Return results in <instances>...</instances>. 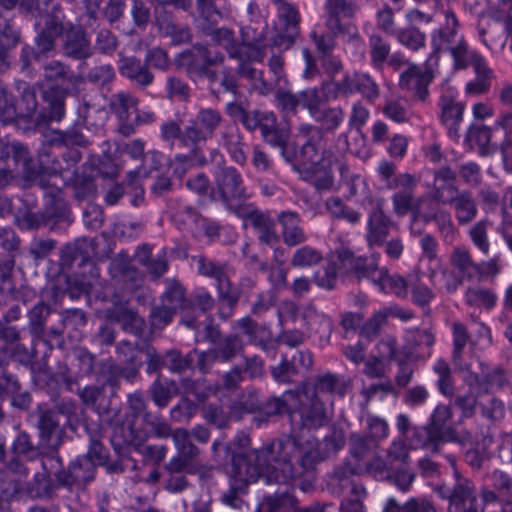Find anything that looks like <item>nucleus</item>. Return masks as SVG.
<instances>
[{
    "instance_id": "nucleus-8",
    "label": "nucleus",
    "mask_w": 512,
    "mask_h": 512,
    "mask_svg": "<svg viewBox=\"0 0 512 512\" xmlns=\"http://www.w3.org/2000/svg\"><path fill=\"white\" fill-rule=\"evenodd\" d=\"M455 483L450 489L439 485L435 491L442 499L448 500V512H480L476 486L472 480L454 469Z\"/></svg>"
},
{
    "instance_id": "nucleus-48",
    "label": "nucleus",
    "mask_w": 512,
    "mask_h": 512,
    "mask_svg": "<svg viewBox=\"0 0 512 512\" xmlns=\"http://www.w3.org/2000/svg\"><path fill=\"white\" fill-rule=\"evenodd\" d=\"M433 371L438 376L436 382L438 391L446 397H452L455 392V387L448 362L443 358H439L433 366Z\"/></svg>"
},
{
    "instance_id": "nucleus-2",
    "label": "nucleus",
    "mask_w": 512,
    "mask_h": 512,
    "mask_svg": "<svg viewBox=\"0 0 512 512\" xmlns=\"http://www.w3.org/2000/svg\"><path fill=\"white\" fill-rule=\"evenodd\" d=\"M298 138L303 140L295 154L294 170L299 177L312 184L318 191H327L334 185L332 166L337 158L327 147L319 128L304 124L299 127Z\"/></svg>"
},
{
    "instance_id": "nucleus-58",
    "label": "nucleus",
    "mask_w": 512,
    "mask_h": 512,
    "mask_svg": "<svg viewBox=\"0 0 512 512\" xmlns=\"http://www.w3.org/2000/svg\"><path fill=\"white\" fill-rule=\"evenodd\" d=\"M2 156L5 155L6 159L9 160L12 167L22 165L23 169H27L29 166V153L27 148L21 143L14 142L6 144L1 148Z\"/></svg>"
},
{
    "instance_id": "nucleus-3",
    "label": "nucleus",
    "mask_w": 512,
    "mask_h": 512,
    "mask_svg": "<svg viewBox=\"0 0 512 512\" xmlns=\"http://www.w3.org/2000/svg\"><path fill=\"white\" fill-rule=\"evenodd\" d=\"M212 41L228 53L229 58L238 61L237 74L249 80H259L266 86L262 72L251 66V62H262L266 55V46L262 33L251 26L241 29V43H238L234 31L221 27L209 33Z\"/></svg>"
},
{
    "instance_id": "nucleus-45",
    "label": "nucleus",
    "mask_w": 512,
    "mask_h": 512,
    "mask_svg": "<svg viewBox=\"0 0 512 512\" xmlns=\"http://www.w3.org/2000/svg\"><path fill=\"white\" fill-rule=\"evenodd\" d=\"M297 503L298 500L292 493L283 491L265 496L259 506L261 509L264 508L266 512H281L296 508Z\"/></svg>"
},
{
    "instance_id": "nucleus-22",
    "label": "nucleus",
    "mask_w": 512,
    "mask_h": 512,
    "mask_svg": "<svg viewBox=\"0 0 512 512\" xmlns=\"http://www.w3.org/2000/svg\"><path fill=\"white\" fill-rule=\"evenodd\" d=\"M206 337L211 342V350L218 362H229L243 350V342L238 334L222 336L212 325L206 327Z\"/></svg>"
},
{
    "instance_id": "nucleus-13",
    "label": "nucleus",
    "mask_w": 512,
    "mask_h": 512,
    "mask_svg": "<svg viewBox=\"0 0 512 512\" xmlns=\"http://www.w3.org/2000/svg\"><path fill=\"white\" fill-rule=\"evenodd\" d=\"M237 214L244 218L246 225L249 224L254 229L260 244L273 247L279 243L275 221L268 212L261 211L249 204L239 207Z\"/></svg>"
},
{
    "instance_id": "nucleus-38",
    "label": "nucleus",
    "mask_w": 512,
    "mask_h": 512,
    "mask_svg": "<svg viewBox=\"0 0 512 512\" xmlns=\"http://www.w3.org/2000/svg\"><path fill=\"white\" fill-rule=\"evenodd\" d=\"M222 145L227 149L234 162L240 165L246 163L245 143L236 126H229L222 134Z\"/></svg>"
},
{
    "instance_id": "nucleus-6",
    "label": "nucleus",
    "mask_w": 512,
    "mask_h": 512,
    "mask_svg": "<svg viewBox=\"0 0 512 512\" xmlns=\"http://www.w3.org/2000/svg\"><path fill=\"white\" fill-rule=\"evenodd\" d=\"M473 322L476 325L475 339L470 337L468 329L463 323L455 321L451 325L453 346L451 360L454 367L461 372L471 370V364L464 358V349L468 343L471 346H477L481 343H483L484 346H489L492 343L490 328L476 319H473Z\"/></svg>"
},
{
    "instance_id": "nucleus-16",
    "label": "nucleus",
    "mask_w": 512,
    "mask_h": 512,
    "mask_svg": "<svg viewBox=\"0 0 512 512\" xmlns=\"http://www.w3.org/2000/svg\"><path fill=\"white\" fill-rule=\"evenodd\" d=\"M323 9L327 29L334 35H339L350 29V25H346L344 20L353 18L359 6L352 0H325Z\"/></svg>"
},
{
    "instance_id": "nucleus-21",
    "label": "nucleus",
    "mask_w": 512,
    "mask_h": 512,
    "mask_svg": "<svg viewBox=\"0 0 512 512\" xmlns=\"http://www.w3.org/2000/svg\"><path fill=\"white\" fill-rule=\"evenodd\" d=\"M432 198L435 201L450 204L455 211L459 224L471 222L477 215L478 209L475 199L469 191H457L449 198L443 196L442 187H435Z\"/></svg>"
},
{
    "instance_id": "nucleus-31",
    "label": "nucleus",
    "mask_w": 512,
    "mask_h": 512,
    "mask_svg": "<svg viewBox=\"0 0 512 512\" xmlns=\"http://www.w3.org/2000/svg\"><path fill=\"white\" fill-rule=\"evenodd\" d=\"M382 512H437V509L427 496L410 497L403 504L390 497L384 503Z\"/></svg>"
},
{
    "instance_id": "nucleus-12",
    "label": "nucleus",
    "mask_w": 512,
    "mask_h": 512,
    "mask_svg": "<svg viewBox=\"0 0 512 512\" xmlns=\"http://www.w3.org/2000/svg\"><path fill=\"white\" fill-rule=\"evenodd\" d=\"M222 122L223 117L219 110L211 107L200 108L195 120L185 127L181 138L182 144L197 146L199 143L213 138Z\"/></svg>"
},
{
    "instance_id": "nucleus-46",
    "label": "nucleus",
    "mask_w": 512,
    "mask_h": 512,
    "mask_svg": "<svg viewBox=\"0 0 512 512\" xmlns=\"http://www.w3.org/2000/svg\"><path fill=\"white\" fill-rule=\"evenodd\" d=\"M322 260L323 254L320 250L309 245H302L293 252L290 265L294 268L305 269L318 265Z\"/></svg>"
},
{
    "instance_id": "nucleus-54",
    "label": "nucleus",
    "mask_w": 512,
    "mask_h": 512,
    "mask_svg": "<svg viewBox=\"0 0 512 512\" xmlns=\"http://www.w3.org/2000/svg\"><path fill=\"white\" fill-rule=\"evenodd\" d=\"M104 316L110 323H119L123 329L128 326V301L115 296L111 305L104 310Z\"/></svg>"
},
{
    "instance_id": "nucleus-30",
    "label": "nucleus",
    "mask_w": 512,
    "mask_h": 512,
    "mask_svg": "<svg viewBox=\"0 0 512 512\" xmlns=\"http://www.w3.org/2000/svg\"><path fill=\"white\" fill-rule=\"evenodd\" d=\"M449 262L456 273L463 280H471L480 271L479 264L475 263L470 251L464 246H456L449 255Z\"/></svg>"
},
{
    "instance_id": "nucleus-25",
    "label": "nucleus",
    "mask_w": 512,
    "mask_h": 512,
    "mask_svg": "<svg viewBox=\"0 0 512 512\" xmlns=\"http://www.w3.org/2000/svg\"><path fill=\"white\" fill-rule=\"evenodd\" d=\"M277 221L281 227L282 241L286 246H300L308 240V235L302 227L301 216L296 211H281L277 215Z\"/></svg>"
},
{
    "instance_id": "nucleus-27",
    "label": "nucleus",
    "mask_w": 512,
    "mask_h": 512,
    "mask_svg": "<svg viewBox=\"0 0 512 512\" xmlns=\"http://www.w3.org/2000/svg\"><path fill=\"white\" fill-rule=\"evenodd\" d=\"M340 258L348 261L351 273L358 280L369 279L374 285L381 280L382 268H378L374 258L355 257L349 252H343Z\"/></svg>"
},
{
    "instance_id": "nucleus-57",
    "label": "nucleus",
    "mask_w": 512,
    "mask_h": 512,
    "mask_svg": "<svg viewBox=\"0 0 512 512\" xmlns=\"http://www.w3.org/2000/svg\"><path fill=\"white\" fill-rule=\"evenodd\" d=\"M371 63L374 67H381L390 54V45L380 35L373 34L369 38Z\"/></svg>"
},
{
    "instance_id": "nucleus-19",
    "label": "nucleus",
    "mask_w": 512,
    "mask_h": 512,
    "mask_svg": "<svg viewBox=\"0 0 512 512\" xmlns=\"http://www.w3.org/2000/svg\"><path fill=\"white\" fill-rule=\"evenodd\" d=\"M403 64L406 69L399 77L400 88L412 93L418 100L425 101L429 95L428 86L434 77L432 71L428 68L423 70L408 61H404Z\"/></svg>"
},
{
    "instance_id": "nucleus-24",
    "label": "nucleus",
    "mask_w": 512,
    "mask_h": 512,
    "mask_svg": "<svg viewBox=\"0 0 512 512\" xmlns=\"http://www.w3.org/2000/svg\"><path fill=\"white\" fill-rule=\"evenodd\" d=\"M444 17L445 22L441 24L440 28L431 33L433 52L426 60V63H428L436 53L449 50L462 38V36L458 34L459 22L454 12L448 9L444 11Z\"/></svg>"
},
{
    "instance_id": "nucleus-4",
    "label": "nucleus",
    "mask_w": 512,
    "mask_h": 512,
    "mask_svg": "<svg viewBox=\"0 0 512 512\" xmlns=\"http://www.w3.org/2000/svg\"><path fill=\"white\" fill-rule=\"evenodd\" d=\"M198 275L213 279L216 283L217 299L220 302L218 316L227 320L234 314L240 299V290L233 287L230 279V265L227 262H216L205 255H194Z\"/></svg>"
},
{
    "instance_id": "nucleus-39",
    "label": "nucleus",
    "mask_w": 512,
    "mask_h": 512,
    "mask_svg": "<svg viewBox=\"0 0 512 512\" xmlns=\"http://www.w3.org/2000/svg\"><path fill=\"white\" fill-rule=\"evenodd\" d=\"M425 221L435 223L437 231L445 244H453L459 235L451 214L447 210L439 209L432 215L426 216Z\"/></svg>"
},
{
    "instance_id": "nucleus-18",
    "label": "nucleus",
    "mask_w": 512,
    "mask_h": 512,
    "mask_svg": "<svg viewBox=\"0 0 512 512\" xmlns=\"http://www.w3.org/2000/svg\"><path fill=\"white\" fill-rule=\"evenodd\" d=\"M451 418L452 411L449 406L444 404L436 406L431 414L430 422L425 428L427 440L424 442V446L433 445L432 451L438 452L439 443L453 439L454 432L448 425Z\"/></svg>"
},
{
    "instance_id": "nucleus-53",
    "label": "nucleus",
    "mask_w": 512,
    "mask_h": 512,
    "mask_svg": "<svg viewBox=\"0 0 512 512\" xmlns=\"http://www.w3.org/2000/svg\"><path fill=\"white\" fill-rule=\"evenodd\" d=\"M89 434V448L88 452L82 458H89L93 464L96 466L104 465L107 460V453L102 444V433L96 429L91 431L90 428H87Z\"/></svg>"
},
{
    "instance_id": "nucleus-34",
    "label": "nucleus",
    "mask_w": 512,
    "mask_h": 512,
    "mask_svg": "<svg viewBox=\"0 0 512 512\" xmlns=\"http://www.w3.org/2000/svg\"><path fill=\"white\" fill-rule=\"evenodd\" d=\"M35 415L37 416V428L39 430L40 439L50 444L52 435L59 430L60 427L57 412L45 404H40L37 406Z\"/></svg>"
},
{
    "instance_id": "nucleus-43",
    "label": "nucleus",
    "mask_w": 512,
    "mask_h": 512,
    "mask_svg": "<svg viewBox=\"0 0 512 512\" xmlns=\"http://www.w3.org/2000/svg\"><path fill=\"white\" fill-rule=\"evenodd\" d=\"M344 116V110L340 106L323 104L311 118L320 123L326 131H335L344 121Z\"/></svg>"
},
{
    "instance_id": "nucleus-56",
    "label": "nucleus",
    "mask_w": 512,
    "mask_h": 512,
    "mask_svg": "<svg viewBox=\"0 0 512 512\" xmlns=\"http://www.w3.org/2000/svg\"><path fill=\"white\" fill-rule=\"evenodd\" d=\"M404 337L410 349L422 346L430 348L435 343V333L431 329L410 328L405 331Z\"/></svg>"
},
{
    "instance_id": "nucleus-29",
    "label": "nucleus",
    "mask_w": 512,
    "mask_h": 512,
    "mask_svg": "<svg viewBox=\"0 0 512 512\" xmlns=\"http://www.w3.org/2000/svg\"><path fill=\"white\" fill-rule=\"evenodd\" d=\"M260 131L263 140L267 144L281 149L284 154L289 141L290 131L289 129L278 125L277 117L273 112L269 111V113L263 118Z\"/></svg>"
},
{
    "instance_id": "nucleus-14",
    "label": "nucleus",
    "mask_w": 512,
    "mask_h": 512,
    "mask_svg": "<svg viewBox=\"0 0 512 512\" xmlns=\"http://www.w3.org/2000/svg\"><path fill=\"white\" fill-rule=\"evenodd\" d=\"M480 373L469 372L465 378L466 384L471 390L477 391V395L489 394L502 390L509 385L506 371L500 366H489L480 362Z\"/></svg>"
},
{
    "instance_id": "nucleus-60",
    "label": "nucleus",
    "mask_w": 512,
    "mask_h": 512,
    "mask_svg": "<svg viewBox=\"0 0 512 512\" xmlns=\"http://www.w3.org/2000/svg\"><path fill=\"white\" fill-rule=\"evenodd\" d=\"M387 315L384 309H380L372 314V316L360 327V335L372 341L387 323Z\"/></svg>"
},
{
    "instance_id": "nucleus-47",
    "label": "nucleus",
    "mask_w": 512,
    "mask_h": 512,
    "mask_svg": "<svg viewBox=\"0 0 512 512\" xmlns=\"http://www.w3.org/2000/svg\"><path fill=\"white\" fill-rule=\"evenodd\" d=\"M325 206L333 218L346 220L350 224H357L361 220V213L347 206L339 197L328 198Z\"/></svg>"
},
{
    "instance_id": "nucleus-61",
    "label": "nucleus",
    "mask_w": 512,
    "mask_h": 512,
    "mask_svg": "<svg viewBox=\"0 0 512 512\" xmlns=\"http://www.w3.org/2000/svg\"><path fill=\"white\" fill-rule=\"evenodd\" d=\"M83 243L75 242L71 244H67L61 251V265L63 266H71L75 262H78L79 265H82L89 261L88 253L83 250Z\"/></svg>"
},
{
    "instance_id": "nucleus-49",
    "label": "nucleus",
    "mask_w": 512,
    "mask_h": 512,
    "mask_svg": "<svg viewBox=\"0 0 512 512\" xmlns=\"http://www.w3.org/2000/svg\"><path fill=\"white\" fill-rule=\"evenodd\" d=\"M44 78L51 82H60L61 84H74L76 76L72 70L60 61H50L43 65Z\"/></svg>"
},
{
    "instance_id": "nucleus-64",
    "label": "nucleus",
    "mask_w": 512,
    "mask_h": 512,
    "mask_svg": "<svg viewBox=\"0 0 512 512\" xmlns=\"http://www.w3.org/2000/svg\"><path fill=\"white\" fill-rule=\"evenodd\" d=\"M393 471V464L381 456L373 457L366 465V472L376 480H388Z\"/></svg>"
},
{
    "instance_id": "nucleus-36",
    "label": "nucleus",
    "mask_w": 512,
    "mask_h": 512,
    "mask_svg": "<svg viewBox=\"0 0 512 512\" xmlns=\"http://www.w3.org/2000/svg\"><path fill=\"white\" fill-rule=\"evenodd\" d=\"M329 82L330 81H325L320 87H308L298 92L300 107L306 109L310 116L317 112L325 102L336 100V98L327 96L326 85Z\"/></svg>"
},
{
    "instance_id": "nucleus-41",
    "label": "nucleus",
    "mask_w": 512,
    "mask_h": 512,
    "mask_svg": "<svg viewBox=\"0 0 512 512\" xmlns=\"http://www.w3.org/2000/svg\"><path fill=\"white\" fill-rule=\"evenodd\" d=\"M299 402L296 390H288L281 397H272L264 405V411L268 416L288 414L293 415L296 404Z\"/></svg>"
},
{
    "instance_id": "nucleus-7",
    "label": "nucleus",
    "mask_w": 512,
    "mask_h": 512,
    "mask_svg": "<svg viewBox=\"0 0 512 512\" xmlns=\"http://www.w3.org/2000/svg\"><path fill=\"white\" fill-rule=\"evenodd\" d=\"M326 87L330 98L360 94L367 102L374 103L380 96L379 85L366 72H347L340 80L330 81Z\"/></svg>"
},
{
    "instance_id": "nucleus-33",
    "label": "nucleus",
    "mask_w": 512,
    "mask_h": 512,
    "mask_svg": "<svg viewBox=\"0 0 512 512\" xmlns=\"http://www.w3.org/2000/svg\"><path fill=\"white\" fill-rule=\"evenodd\" d=\"M383 115L397 124L410 122L413 112L410 102L402 96H392L385 100L382 107Z\"/></svg>"
},
{
    "instance_id": "nucleus-28",
    "label": "nucleus",
    "mask_w": 512,
    "mask_h": 512,
    "mask_svg": "<svg viewBox=\"0 0 512 512\" xmlns=\"http://www.w3.org/2000/svg\"><path fill=\"white\" fill-rule=\"evenodd\" d=\"M164 290L160 295L161 304L169 305L177 311H188L187 289L184 284L175 277L165 278Z\"/></svg>"
},
{
    "instance_id": "nucleus-9",
    "label": "nucleus",
    "mask_w": 512,
    "mask_h": 512,
    "mask_svg": "<svg viewBox=\"0 0 512 512\" xmlns=\"http://www.w3.org/2000/svg\"><path fill=\"white\" fill-rule=\"evenodd\" d=\"M224 60L222 52L204 45H194L180 54V63L187 67L191 77H206L211 82L217 80V73L212 67L222 64Z\"/></svg>"
},
{
    "instance_id": "nucleus-44",
    "label": "nucleus",
    "mask_w": 512,
    "mask_h": 512,
    "mask_svg": "<svg viewBox=\"0 0 512 512\" xmlns=\"http://www.w3.org/2000/svg\"><path fill=\"white\" fill-rule=\"evenodd\" d=\"M479 411L483 419L489 422L502 421L506 416V405L502 399L491 395L488 398H481Z\"/></svg>"
},
{
    "instance_id": "nucleus-23",
    "label": "nucleus",
    "mask_w": 512,
    "mask_h": 512,
    "mask_svg": "<svg viewBox=\"0 0 512 512\" xmlns=\"http://www.w3.org/2000/svg\"><path fill=\"white\" fill-rule=\"evenodd\" d=\"M95 465L89 458L78 457L67 470L58 471L55 478L59 486L71 489L82 487L94 479Z\"/></svg>"
},
{
    "instance_id": "nucleus-55",
    "label": "nucleus",
    "mask_w": 512,
    "mask_h": 512,
    "mask_svg": "<svg viewBox=\"0 0 512 512\" xmlns=\"http://www.w3.org/2000/svg\"><path fill=\"white\" fill-rule=\"evenodd\" d=\"M412 302L419 307L428 306L435 298V293L427 285L420 282L419 276H410Z\"/></svg>"
},
{
    "instance_id": "nucleus-5",
    "label": "nucleus",
    "mask_w": 512,
    "mask_h": 512,
    "mask_svg": "<svg viewBox=\"0 0 512 512\" xmlns=\"http://www.w3.org/2000/svg\"><path fill=\"white\" fill-rule=\"evenodd\" d=\"M164 156L155 151L144 152V143L137 139L130 143V197L135 206L144 202V188L138 182L158 170Z\"/></svg>"
},
{
    "instance_id": "nucleus-32",
    "label": "nucleus",
    "mask_w": 512,
    "mask_h": 512,
    "mask_svg": "<svg viewBox=\"0 0 512 512\" xmlns=\"http://www.w3.org/2000/svg\"><path fill=\"white\" fill-rule=\"evenodd\" d=\"M43 97L44 100L49 104V113L48 115H39L37 117L36 124L40 126L42 124H47L50 121H61L65 114L64 89L52 87L44 92Z\"/></svg>"
},
{
    "instance_id": "nucleus-63",
    "label": "nucleus",
    "mask_w": 512,
    "mask_h": 512,
    "mask_svg": "<svg viewBox=\"0 0 512 512\" xmlns=\"http://www.w3.org/2000/svg\"><path fill=\"white\" fill-rule=\"evenodd\" d=\"M271 375L278 383L289 384L295 381V377L301 375L291 360L285 357L282 361L271 367Z\"/></svg>"
},
{
    "instance_id": "nucleus-52",
    "label": "nucleus",
    "mask_w": 512,
    "mask_h": 512,
    "mask_svg": "<svg viewBox=\"0 0 512 512\" xmlns=\"http://www.w3.org/2000/svg\"><path fill=\"white\" fill-rule=\"evenodd\" d=\"M394 35L403 46L412 51L425 47L426 35L415 26L399 29Z\"/></svg>"
},
{
    "instance_id": "nucleus-35",
    "label": "nucleus",
    "mask_w": 512,
    "mask_h": 512,
    "mask_svg": "<svg viewBox=\"0 0 512 512\" xmlns=\"http://www.w3.org/2000/svg\"><path fill=\"white\" fill-rule=\"evenodd\" d=\"M64 53L74 59H83L91 55V47L81 29H71L65 34Z\"/></svg>"
},
{
    "instance_id": "nucleus-26",
    "label": "nucleus",
    "mask_w": 512,
    "mask_h": 512,
    "mask_svg": "<svg viewBox=\"0 0 512 512\" xmlns=\"http://www.w3.org/2000/svg\"><path fill=\"white\" fill-rule=\"evenodd\" d=\"M64 30L63 24L57 21H51L46 23V28L39 34L36 39V48H30L29 46L23 47L22 49V60L25 63L29 62L28 56L30 53L36 61L40 62L42 57L54 49V38L62 34Z\"/></svg>"
},
{
    "instance_id": "nucleus-20",
    "label": "nucleus",
    "mask_w": 512,
    "mask_h": 512,
    "mask_svg": "<svg viewBox=\"0 0 512 512\" xmlns=\"http://www.w3.org/2000/svg\"><path fill=\"white\" fill-rule=\"evenodd\" d=\"M350 387V380L344 376H340L331 372L317 375L313 379L310 395L322 402H329L333 405L334 396L344 397Z\"/></svg>"
},
{
    "instance_id": "nucleus-50",
    "label": "nucleus",
    "mask_w": 512,
    "mask_h": 512,
    "mask_svg": "<svg viewBox=\"0 0 512 512\" xmlns=\"http://www.w3.org/2000/svg\"><path fill=\"white\" fill-rule=\"evenodd\" d=\"M216 305V299L205 287L196 288L188 298V311L198 310L203 314L211 312Z\"/></svg>"
},
{
    "instance_id": "nucleus-59",
    "label": "nucleus",
    "mask_w": 512,
    "mask_h": 512,
    "mask_svg": "<svg viewBox=\"0 0 512 512\" xmlns=\"http://www.w3.org/2000/svg\"><path fill=\"white\" fill-rule=\"evenodd\" d=\"M191 437L190 432L184 428H177L172 433V439L179 454L197 457L200 450L192 443Z\"/></svg>"
},
{
    "instance_id": "nucleus-37",
    "label": "nucleus",
    "mask_w": 512,
    "mask_h": 512,
    "mask_svg": "<svg viewBox=\"0 0 512 512\" xmlns=\"http://www.w3.org/2000/svg\"><path fill=\"white\" fill-rule=\"evenodd\" d=\"M497 300V293L483 286H470L464 292V301L470 307L491 310L496 306Z\"/></svg>"
},
{
    "instance_id": "nucleus-11",
    "label": "nucleus",
    "mask_w": 512,
    "mask_h": 512,
    "mask_svg": "<svg viewBox=\"0 0 512 512\" xmlns=\"http://www.w3.org/2000/svg\"><path fill=\"white\" fill-rule=\"evenodd\" d=\"M297 391L299 402L296 404L291 420L296 421L299 418L302 428L308 430H315L326 425L329 421L327 408L322 400L314 399L310 395V388L303 386L301 390Z\"/></svg>"
},
{
    "instance_id": "nucleus-15",
    "label": "nucleus",
    "mask_w": 512,
    "mask_h": 512,
    "mask_svg": "<svg viewBox=\"0 0 512 512\" xmlns=\"http://www.w3.org/2000/svg\"><path fill=\"white\" fill-rule=\"evenodd\" d=\"M396 226L397 224L384 211V199H377L373 202L367 217L365 238L368 246L383 245L390 231Z\"/></svg>"
},
{
    "instance_id": "nucleus-17",
    "label": "nucleus",
    "mask_w": 512,
    "mask_h": 512,
    "mask_svg": "<svg viewBox=\"0 0 512 512\" xmlns=\"http://www.w3.org/2000/svg\"><path fill=\"white\" fill-rule=\"evenodd\" d=\"M457 91L453 87L443 89L438 107L440 109V121L448 129L451 138H458L459 126L463 120L465 106L456 101Z\"/></svg>"
},
{
    "instance_id": "nucleus-1",
    "label": "nucleus",
    "mask_w": 512,
    "mask_h": 512,
    "mask_svg": "<svg viewBox=\"0 0 512 512\" xmlns=\"http://www.w3.org/2000/svg\"><path fill=\"white\" fill-rule=\"evenodd\" d=\"M250 438L239 434L231 444L215 440L212 452L216 459L240 465L242 459L245 465V481L256 482L262 479L266 484H285L301 477L306 471L328 457L331 450L338 447L333 439L325 437L319 441L312 436H289L276 440L260 450L246 453Z\"/></svg>"
},
{
    "instance_id": "nucleus-62",
    "label": "nucleus",
    "mask_w": 512,
    "mask_h": 512,
    "mask_svg": "<svg viewBox=\"0 0 512 512\" xmlns=\"http://www.w3.org/2000/svg\"><path fill=\"white\" fill-rule=\"evenodd\" d=\"M448 51H450L454 59L455 66L459 69L466 68L471 65L479 55L475 51L468 49V45L463 38H461L458 43L453 45Z\"/></svg>"
},
{
    "instance_id": "nucleus-42",
    "label": "nucleus",
    "mask_w": 512,
    "mask_h": 512,
    "mask_svg": "<svg viewBox=\"0 0 512 512\" xmlns=\"http://www.w3.org/2000/svg\"><path fill=\"white\" fill-rule=\"evenodd\" d=\"M376 286L385 293H392L398 298L405 299L408 296L410 279L406 280L398 274L390 275L387 269L382 268L381 280L377 281Z\"/></svg>"
},
{
    "instance_id": "nucleus-40",
    "label": "nucleus",
    "mask_w": 512,
    "mask_h": 512,
    "mask_svg": "<svg viewBox=\"0 0 512 512\" xmlns=\"http://www.w3.org/2000/svg\"><path fill=\"white\" fill-rule=\"evenodd\" d=\"M429 279L435 289L445 291L448 294L455 293L463 283V279L458 276L456 271L448 268L431 270Z\"/></svg>"
},
{
    "instance_id": "nucleus-10",
    "label": "nucleus",
    "mask_w": 512,
    "mask_h": 512,
    "mask_svg": "<svg viewBox=\"0 0 512 512\" xmlns=\"http://www.w3.org/2000/svg\"><path fill=\"white\" fill-rule=\"evenodd\" d=\"M213 176L215 188L211 190V198L230 204L233 201L246 200L250 197L242 175L236 168L232 166L220 167L214 172Z\"/></svg>"
},
{
    "instance_id": "nucleus-51",
    "label": "nucleus",
    "mask_w": 512,
    "mask_h": 512,
    "mask_svg": "<svg viewBox=\"0 0 512 512\" xmlns=\"http://www.w3.org/2000/svg\"><path fill=\"white\" fill-rule=\"evenodd\" d=\"M178 229L186 232L195 233V228L204 222L199 213L191 206H185L183 209L175 212L172 216Z\"/></svg>"
}]
</instances>
